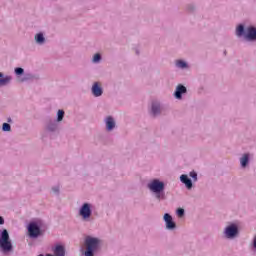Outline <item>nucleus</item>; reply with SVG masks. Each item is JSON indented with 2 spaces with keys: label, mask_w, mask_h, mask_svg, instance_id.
I'll use <instances>...</instances> for the list:
<instances>
[{
  "label": "nucleus",
  "mask_w": 256,
  "mask_h": 256,
  "mask_svg": "<svg viewBox=\"0 0 256 256\" xmlns=\"http://www.w3.org/2000/svg\"><path fill=\"white\" fill-rule=\"evenodd\" d=\"M55 256H65V248L61 245H58L54 249Z\"/></svg>",
  "instance_id": "15"
},
{
  "label": "nucleus",
  "mask_w": 256,
  "mask_h": 256,
  "mask_svg": "<svg viewBox=\"0 0 256 256\" xmlns=\"http://www.w3.org/2000/svg\"><path fill=\"white\" fill-rule=\"evenodd\" d=\"M106 129L107 131H113L115 129V120L111 116L106 118Z\"/></svg>",
  "instance_id": "14"
},
{
  "label": "nucleus",
  "mask_w": 256,
  "mask_h": 256,
  "mask_svg": "<svg viewBox=\"0 0 256 256\" xmlns=\"http://www.w3.org/2000/svg\"><path fill=\"white\" fill-rule=\"evenodd\" d=\"M180 181H182V183H184V185H186L187 189H191L193 187V182L185 174H182L180 176Z\"/></svg>",
  "instance_id": "13"
},
{
  "label": "nucleus",
  "mask_w": 256,
  "mask_h": 256,
  "mask_svg": "<svg viewBox=\"0 0 256 256\" xmlns=\"http://www.w3.org/2000/svg\"><path fill=\"white\" fill-rule=\"evenodd\" d=\"M5 223V220L3 219V217L0 216V225H3Z\"/></svg>",
  "instance_id": "29"
},
{
  "label": "nucleus",
  "mask_w": 256,
  "mask_h": 256,
  "mask_svg": "<svg viewBox=\"0 0 256 256\" xmlns=\"http://www.w3.org/2000/svg\"><path fill=\"white\" fill-rule=\"evenodd\" d=\"M254 247L256 249V237L254 238Z\"/></svg>",
  "instance_id": "31"
},
{
  "label": "nucleus",
  "mask_w": 256,
  "mask_h": 256,
  "mask_svg": "<svg viewBox=\"0 0 256 256\" xmlns=\"http://www.w3.org/2000/svg\"><path fill=\"white\" fill-rule=\"evenodd\" d=\"M197 93H198V95H207V91L205 90L204 87L198 88Z\"/></svg>",
  "instance_id": "24"
},
{
  "label": "nucleus",
  "mask_w": 256,
  "mask_h": 256,
  "mask_svg": "<svg viewBox=\"0 0 256 256\" xmlns=\"http://www.w3.org/2000/svg\"><path fill=\"white\" fill-rule=\"evenodd\" d=\"M12 79H13L12 76L5 75L3 72H0V87H5L9 85Z\"/></svg>",
  "instance_id": "10"
},
{
  "label": "nucleus",
  "mask_w": 256,
  "mask_h": 256,
  "mask_svg": "<svg viewBox=\"0 0 256 256\" xmlns=\"http://www.w3.org/2000/svg\"><path fill=\"white\" fill-rule=\"evenodd\" d=\"M101 241L98 238H93L91 236L86 237L85 245L86 251L85 256H94L95 251L99 250V245Z\"/></svg>",
  "instance_id": "4"
},
{
  "label": "nucleus",
  "mask_w": 256,
  "mask_h": 256,
  "mask_svg": "<svg viewBox=\"0 0 256 256\" xmlns=\"http://www.w3.org/2000/svg\"><path fill=\"white\" fill-rule=\"evenodd\" d=\"M54 193H59V187L53 188Z\"/></svg>",
  "instance_id": "30"
},
{
  "label": "nucleus",
  "mask_w": 256,
  "mask_h": 256,
  "mask_svg": "<svg viewBox=\"0 0 256 256\" xmlns=\"http://www.w3.org/2000/svg\"><path fill=\"white\" fill-rule=\"evenodd\" d=\"M2 129L3 131H11V125H9V123H4Z\"/></svg>",
  "instance_id": "25"
},
{
  "label": "nucleus",
  "mask_w": 256,
  "mask_h": 256,
  "mask_svg": "<svg viewBox=\"0 0 256 256\" xmlns=\"http://www.w3.org/2000/svg\"><path fill=\"white\" fill-rule=\"evenodd\" d=\"M196 10H197V7L195 6V4H188L186 6L187 13H195Z\"/></svg>",
  "instance_id": "21"
},
{
  "label": "nucleus",
  "mask_w": 256,
  "mask_h": 256,
  "mask_svg": "<svg viewBox=\"0 0 256 256\" xmlns=\"http://www.w3.org/2000/svg\"><path fill=\"white\" fill-rule=\"evenodd\" d=\"M164 221L167 223V222H169V221H173V217H171V215H169V214H165L164 215Z\"/></svg>",
  "instance_id": "27"
},
{
  "label": "nucleus",
  "mask_w": 256,
  "mask_h": 256,
  "mask_svg": "<svg viewBox=\"0 0 256 256\" xmlns=\"http://www.w3.org/2000/svg\"><path fill=\"white\" fill-rule=\"evenodd\" d=\"M235 35L238 39H245L248 43H256V26H245L243 23H239L235 29Z\"/></svg>",
  "instance_id": "1"
},
{
  "label": "nucleus",
  "mask_w": 256,
  "mask_h": 256,
  "mask_svg": "<svg viewBox=\"0 0 256 256\" xmlns=\"http://www.w3.org/2000/svg\"><path fill=\"white\" fill-rule=\"evenodd\" d=\"M224 54L226 55V54H227V51H224Z\"/></svg>",
  "instance_id": "32"
},
{
  "label": "nucleus",
  "mask_w": 256,
  "mask_h": 256,
  "mask_svg": "<svg viewBox=\"0 0 256 256\" xmlns=\"http://www.w3.org/2000/svg\"><path fill=\"white\" fill-rule=\"evenodd\" d=\"M40 77L38 74L24 72V75L19 79L20 83H27V81H39Z\"/></svg>",
  "instance_id": "6"
},
{
  "label": "nucleus",
  "mask_w": 256,
  "mask_h": 256,
  "mask_svg": "<svg viewBox=\"0 0 256 256\" xmlns=\"http://www.w3.org/2000/svg\"><path fill=\"white\" fill-rule=\"evenodd\" d=\"M0 249L4 255L7 253H11L13 251V244L11 243V239L9 238V232L7 229H4L1 233L0 237Z\"/></svg>",
  "instance_id": "3"
},
{
  "label": "nucleus",
  "mask_w": 256,
  "mask_h": 256,
  "mask_svg": "<svg viewBox=\"0 0 256 256\" xmlns=\"http://www.w3.org/2000/svg\"><path fill=\"white\" fill-rule=\"evenodd\" d=\"M28 233L30 237L37 238L41 235V229L35 223H30L28 226Z\"/></svg>",
  "instance_id": "5"
},
{
  "label": "nucleus",
  "mask_w": 256,
  "mask_h": 256,
  "mask_svg": "<svg viewBox=\"0 0 256 256\" xmlns=\"http://www.w3.org/2000/svg\"><path fill=\"white\" fill-rule=\"evenodd\" d=\"M166 227L167 229H175V222H173V220L166 222Z\"/></svg>",
  "instance_id": "23"
},
{
  "label": "nucleus",
  "mask_w": 256,
  "mask_h": 256,
  "mask_svg": "<svg viewBox=\"0 0 256 256\" xmlns=\"http://www.w3.org/2000/svg\"><path fill=\"white\" fill-rule=\"evenodd\" d=\"M176 67H178V69H189V63L185 60H177Z\"/></svg>",
  "instance_id": "16"
},
{
  "label": "nucleus",
  "mask_w": 256,
  "mask_h": 256,
  "mask_svg": "<svg viewBox=\"0 0 256 256\" xmlns=\"http://www.w3.org/2000/svg\"><path fill=\"white\" fill-rule=\"evenodd\" d=\"M101 61H103V55H101V53H96L93 55L92 63L98 64L101 63Z\"/></svg>",
  "instance_id": "19"
},
{
  "label": "nucleus",
  "mask_w": 256,
  "mask_h": 256,
  "mask_svg": "<svg viewBox=\"0 0 256 256\" xmlns=\"http://www.w3.org/2000/svg\"><path fill=\"white\" fill-rule=\"evenodd\" d=\"M242 167H247V163H249V154H244L240 160Z\"/></svg>",
  "instance_id": "20"
},
{
  "label": "nucleus",
  "mask_w": 256,
  "mask_h": 256,
  "mask_svg": "<svg viewBox=\"0 0 256 256\" xmlns=\"http://www.w3.org/2000/svg\"><path fill=\"white\" fill-rule=\"evenodd\" d=\"M63 117H65V111L58 110V118L57 121H63Z\"/></svg>",
  "instance_id": "22"
},
{
  "label": "nucleus",
  "mask_w": 256,
  "mask_h": 256,
  "mask_svg": "<svg viewBox=\"0 0 256 256\" xmlns=\"http://www.w3.org/2000/svg\"><path fill=\"white\" fill-rule=\"evenodd\" d=\"M148 189L156 194L158 200L165 199V193L163 192L165 191V183L154 179L148 184Z\"/></svg>",
  "instance_id": "2"
},
{
  "label": "nucleus",
  "mask_w": 256,
  "mask_h": 256,
  "mask_svg": "<svg viewBox=\"0 0 256 256\" xmlns=\"http://www.w3.org/2000/svg\"><path fill=\"white\" fill-rule=\"evenodd\" d=\"M34 41L36 45H45V42L47 41L45 38V33L38 32L37 34H35Z\"/></svg>",
  "instance_id": "11"
},
{
  "label": "nucleus",
  "mask_w": 256,
  "mask_h": 256,
  "mask_svg": "<svg viewBox=\"0 0 256 256\" xmlns=\"http://www.w3.org/2000/svg\"><path fill=\"white\" fill-rule=\"evenodd\" d=\"M161 113V106L158 103L152 104V115H159Z\"/></svg>",
  "instance_id": "18"
},
{
  "label": "nucleus",
  "mask_w": 256,
  "mask_h": 256,
  "mask_svg": "<svg viewBox=\"0 0 256 256\" xmlns=\"http://www.w3.org/2000/svg\"><path fill=\"white\" fill-rule=\"evenodd\" d=\"M80 215L83 219H89L91 217V206L87 203L83 204L80 209Z\"/></svg>",
  "instance_id": "7"
},
{
  "label": "nucleus",
  "mask_w": 256,
  "mask_h": 256,
  "mask_svg": "<svg viewBox=\"0 0 256 256\" xmlns=\"http://www.w3.org/2000/svg\"><path fill=\"white\" fill-rule=\"evenodd\" d=\"M177 215L178 217H183V215H185V210L183 208H179L177 210Z\"/></svg>",
  "instance_id": "26"
},
{
  "label": "nucleus",
  "mask_w": 256,
  "mask_h": 256,
  "mask_svg": "<svg viewBox=\"0 0 256 256\" xmlns=\"http://www.w3.org/2000/svg\"><path fill=\"white\" fill-rule=\"evenodd\" d=\"M225 233L228 238H231V237H235V235L239 233V230L237 229V226L230 225L226 228Z\"/></svg>",
  "instance_id": "12"
},
{
  "label": "nucleus",
  "mask_w": 256,
  "mask_h": 256,
  "mask_svg": "<svg viewBox=\"0 0 256 256\" xmlns=\"http://www.w3.org/2000/svg\"><path fill=\"white\" fill-rule=\"evenodd\" d=\"M173 95L174 97H183V95H187V87L183 84H178Z\"/></svg>",
  "instance_id": "9"
},
{
  "label": "nucleus",
  "mask_w": 256,
  "mask_h": 256,
  "mask_svg": "<svg viewBox=\"0 0 256 256\" xmlns=\"http://www.w3.org/2000/svg\"><path fill=\"white\" fill-rule=\"evenodd\" d=\"M190 177H192V179L194 181H197V173L196 172H190Z\"/></svg>",
  "instance_id": "28"
},
{
  "label": "nucleus",
  "mask_w": 256,
  "mask_h": 256,
  "mask_svg": "<svg viewBox=\"0 0 256 256\" xmlns=\"http://www.w3.org/2000/svg\"><path fill=\"white\" fill-rule=\"evenodd\" d=\"M14 74L16 75L17 79L19 80L25 74V69H23V67H16V68H14Z\"/></svg>",
  "instance_id": "17"
},
{
  "label": "nucleus",
  "mask_w": 256,
  "mask_h": 256,
  "mask_svg": "<svg viewBox=\"0 0 256 256\" xmlns=\"http://www.w3.org/2000/svg\"><path fill=\"white\" fill-rule=\"evenodd\" d=\"M91 91L94 97H101V95H103V87L101 86V84H99V82H95L92 85Z\"/></svg>",
  "instance_id": "8"
}]
</instances>
